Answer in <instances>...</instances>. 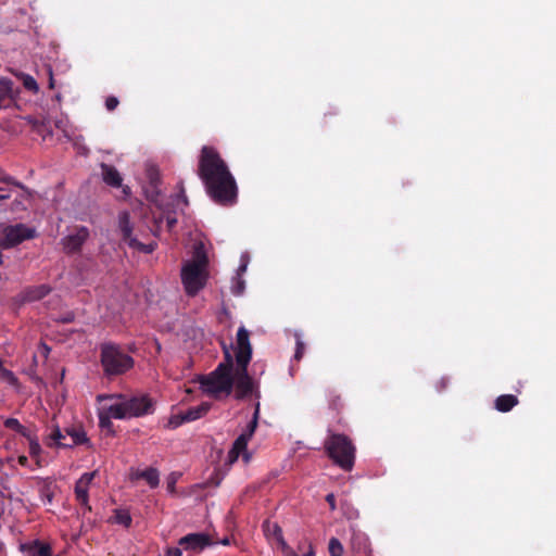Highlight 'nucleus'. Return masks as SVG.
<instances>
[{"mask_svg": "<svg viewBox=\"0 0 556 556\" xmlns=\"http://www.w3.org/2000/svg\"><path fill=\"white\" fill-rule=\"evenodd\" d=\"M198 176L214 203L220 206H232L237 203V181L215 148L204 146L201 149Z\"/></svg>", "mask_w": 556, "mask_h": 556, "instance_id": "obj_1", "label": "nucleus"}, {"mask_svg": "<svg viewBox=\"0 0 556 556\" xmlns=\"http://www.w3.org/2000/svg\"><path fill=\"white\" fill-rule=\"evenodd\" d=\"M208 257L202 244L194 248L192 258L181 268V282L189 296H195L206 285L208 279Z\"/></svg>", "mask_w": 556, "mask_h": 556, "instance_id": "obj_2", "label": "nucleus"}, {"mask_svg": "<svg viewBox=\"0 0 556 556\" xmlns=\"http://www.w3.org/2000/svg\"><path fill=\"white\" fill-rule=\"evenodd\" d=\"M232 371L233 358L227 346L224 345V361L212 372L200 378L202 390L215 399H218L220 394L230 395L233 390Z\"/></svg>", "mask_w": 556, "mask_h": 556, "instance_id": "obj_3", "label": "nucleus"}, {"mask_svg": "<svg viewBox=\"0 0 556 556\" xmlns=\"http://www.w3.org/2000/svg\"><path fill=\"white\" fill-rule=\"evenodd\" d=\"M106 397L109 400H117L116 403L108 407L109 414L115 419L141 417L154 412V403L147 394L128 397L124 394L115 393L109 394Z\"/></svg>", "mask_w": 556, "mask_h": 556, "instance_id": "obj_4", "label": "nucleus"}, {"mask_svg": "<svg viewBox=\"0 0 556 556\" xmlns=\"http://www.w3.org/2000/svg\"><path fill=\"white\" fill-rule=\"evenodd\" d=\"M325 450L329 458L341 469L351 471L355 462V445L342 433L329 432L325 441Z\"/></svg>", "mask_w": 556, "mask_h": 556, "instance_id": "obj_5", "label": "nucleus"}, {"mask_svg": "<svg viewBox=\"0 0 556 556\" xmlns=\"http://www.w3.org/2000/svg\"><path fill=\"white\" fill-rule=\"evenodd\" d=\"M100 361L108 377L124 375L135 365L134 358L115 343L101 344Z\"/></svg>", "mask_w": 556, "mask_h": 556, "instance_id": "obj_6", "label": "nucleus"}, {"mask_svg": "<svg viewBox=\"0 0 556 556\" xmlns=\"http://www.w3.org/2000/svg\"><path fill=\"white\" fill-rule=\"evenodd\" d=\"M35 237V228L28 227L25 224L7 225L0 230V248L12 249L25 240H30Z\"/></svg>", "mask_w": 556, "mask_h": 556, "instance_id": "obj_7", "label": "nucleus"}, {"mask_svg": "<svg viewBox=\"0 0 556 556\" xmlns=\"http://www.w3.org/2000/svg\"><path fill=\"white\" fill-rule=\"evenodd\" d=\"M233 387L236 400L241 401L250 395H254L256 399L261 396L257 386L248 372V366L237 365L233 372Z\"/></svg>", "mask_w": 556, "mask_h": 556, "instance_id": "obj_8", "label": "nucleus"}, {"mask_svg": "<svg viewBox=\"0 0 556 556\" xmlns=\"http://www.w3.org/2000/svg\"><path fill=\"white\" fill-rule=\"evenodd\" d=\"M118 228L122 233V239L124 242L128 244L129 248L138 250L143 253H152L157 244L156 242H151L144 244L137 240V238L132 237V226L130 224V215L127 211L119 213L118 215Z\"/></svg>", "mask_w": 556, "mask_h": 556, "instance_id": "obj_9", "label": "nucleus"}, {"mask_svg": "<svg viewBox=\"0 0 556 556\" xmlns=\"http://www.w3.org/2000/svg\"><path fill=\"white\" fill-rule=\"evenodd\" d=\"M252 358V345L249 331L241 326L237 331L236 363L238 366H249Z\"/></svg>", "mask_w": 556, "mask_h": 556, "instance_id": "obj_10", "label": "nucleus"}, {"mask_svg": "<svg viewBox=\"0 0 556 556\" xmlns=\"http://www.w3.org/2000/svg\"><path fill=\"white\" fill-rule=\"evenodd\" d=\"M98 475V471H91V472H85L81 475V477L76 481L75 484V497L76 501L85 508V510L90 511L91 506L89 505V486L94 479V477Z\"/></svg>", "mask_w": 556, "mask_h": 556, "instance_id": "obj_11", "label": "nucleus"}, {"mask_svg": "<svg viewBox=\"0 0 556 556\" xmlns=\"http://www.w3.org/2000/svg\"><path fill=\"white\" fill-rule=\"evenodd\" d=\"M178 545L187 552L200 553L211 545V539L206 533H189L178 540Z\"/></svg>", "mask_w": 556, "mask_h": 556, "instance_id": "obj_12", "label": "nucleus"}, {"mask_svg": "<svg viewBox=\"0 0 556 556\" xmlns=\"http://www.w3.org/2000/svg\"><path fill=\"white\" fill-rule=\"evenodd\" d=\"M89 238V231L86 227H79L74 233L65 236L61 243L66 254H74L81 250L84 243Z\"/></svg>", "mask_w": 556, "mask_h": 556, "instance_id": "obj_13", "label": "nucleus"}, {"mask_svg": "<svg viewBox=\"0 0 556 556\" xmlns=\"http://www.w3.org/2000/svg\"><path fill=\"white\" fill-rule=\"evenodd\" d=\"M20 548L26 554V556H52V548L50 544L43 543L39 540L21 544Z\"/></svg>", "mask_w": 556, "mask_h": 556, "instance_id": "obj_14", "label": "nucleus"}, {"mask_svg": "<svg viewBox=\"0 0 556 556\" xmlns=\"http://www.w3.org/2000/svg\"><path fill=\"white\" fill-rule=\"evenodd\" d=\"M16 91L14 90V84L9 78L0 79V106L9 108L11 103L15 101Z\"/></svg>", "mask_w": 556, "mask_h": 556, "instance_id": "obj_15", "label": "nucleus"}, {"mask_svg": "<svg viewBox=\"0 0 556 556\" xmlns=\"http://www.w3.org/2000/svg\"><path fill=\"white\" fill-rule=\"evenodd\" d=\"M101 175L103 181L113 187V188H119L122 187L123 178L119 174V172L112 165L102 163L101 164Z\"/></svg>", "mask_w": 556, "mask_h": 556, "instance_id": "obj_16", "label": "nucleus"}, {"mask_svg": "<svg viewBox=\"0 0 556 556\" xmlns=\"http://www.w3.org/2000/svg\"><path fill=\"white\" fill-rule=\"evenodd\" d=\"M164 222L166 223L167 230L172 231L177 224L175 213L163 210V212L157 217H154V227L152 230L154 236H160V231Z\"/></svg>", "mask_w": 556, "mask_h": 556, "instance_id": "obj_17", "label": "nucleus"}, {"mask_svg": "<svg viewBox=\"0 0 556 556\" xmlns=\"http://www.w3.org/2000/svg\"><path fill=\"white\" fill-rule=\"evenodd\" d=\"M46 444L48 446L56 445L59 447L70 446V444H67L66 432L64 433L56 424L52 426L51 432L47 438Z\"/></svg>", "mask_w": 556, "mask_h": 556, "instance_id": "obj_18", "label": "nucleus"}, {"mask_svg": "<svg viewBox=\"0 0 556 556\" xmlns=\"http://www.w3.org/2000/svg\"><path fill=\"white\" fill-rule=\"evenodd\" d=\"M66 435L70 437L68 447H73L75 445H81L89 443V439L83 427H70L65 429Z\"/></svg>", "mask_w": 556, "mask_h": 556, "instance_id": "obj_19", "label": "nucleus"}, {"mask_svg": "<svg viewBox=\"0 0 556 556\" xmlns=\"http://www.w3.org/2000/svg\"><path fill=\"white\" fill-rule=\"evenodd\" d=\"M136 479H143L150 485V488L155 489L160 484V473L159 470L154 467H149L144 470L137 471L135 473Z\"/></svg>", "mask_w": 556, "mask_h": 556, "instance_id": "obj_20", "label": "nucleus"}, {"mask_svg": "<svg viewBox=\"0 0 556 556\" xmlns=\"http://www.w3.org/2000/svg\"><path fill=\"white\" fill-rule=\"evenodd\" d=\"M519 403L518 397L513 394H503L495 400V408L502 413L510 412Z\"/></svg>", "mask_w": 556, "mask_h": 556, "instance_id": "obj_21", "label": "nucleus"}, {"mask_svg": "<svg viewBox=\"0 0 556 556\" xmlns=\"http://www.w3.org/2000/svg\"><path fill=\"white\" fill-rule=\"evenodd\" d=\"M249 438L242 433L235 440L231 450L229 451L228 458L230 463H235L239 455L242 454L248 446Z\"/></svg>", "mask_w": 556, "mask_h": 556, "instance_id": "obj_22", "label": "nucleus"}, {"mask_svg": "<svg viewBox=\"0 0 556 556\" xmlns=\"http://www.w3.org/2000/svg\"><path fill=\"white\" fill-rule=\"evenodd\" d=\"M211 408L210 403H201L198 406L189 407L185 413V419L187 421H193L197 420L207 414V412Z\"/></svg>", "mask_w": 556, "mask_h": 556, "instance_id": "obj_23", "label": "nucleus"}, {"mask_svg": "<svg viewBox=\"0 0 556 556\" xmlns=\"http://www.w3.org/2000/svg\"><path fill=\"white\" fill-rule=\"evenodd\" d=\"M51 291V288L47 285H40L37 287L29 288L26 291V299L28 301H38L48 295Z\"/></svg>", "mask_w": 556, "mask_h": 556, "instance_id": "obj_24", "label": "nucleus"}, {"mask_svg": "<svg viewBox=\"0 0 556 556\" xmlns=\"http://www.w3.org/2000/svg\"><path fill=\"white\" fill-rule=\"evenodd\" d=\"M112 521L118 525H122L126 528H129L131 525V516L130 514L125 509H115L114 515L112 517Z\"/></svg>", "mask_w": 556, "mask_h": 556, "instance_id": "obj_25", "label": "nucleus"}, {"mask_svg": "<svg viewBox=\"0 0 556 556\" xmlns=\"http://www.w3.org/2000/svg\"><path fill=\"white\" fill-rule=\"evenodd\" d=\"M264 527L266 528V531L269 534H271L279 542V544L283 548L287 547V543L285 542V539H283V535H282V530H281V528L277 523H273L270 526L269 522H266L264 525Z\"/></svg>", "mask_w": 556, "mask_h": 556, "instance_id": "obj_26", "label": "nucleus"}, {"mask_svg": "<svg viewBox=\"0 0 556 556\" xmlns=\"http://www.w3.org/2000/svg\"><path fill=\"white\" fill-rule=\"evenodd\" d=\"M258 417H260V403L257 402L256 405H255V410H254V414H253V418L249 422V425L247 427V430L242 433L243 435H245L249 439L252 438V435L254 434V432H255V430L257 428Z\"/></svg>", "mask_w": 556, "mask_h": 556, "instance_id": "obj_27", "label": "nucleus"}, {"mask_svg": "<svg viewBox=\"0 0 556 556\" xmlns=\"http://www.w3.org/2000/svg\"><path fill=\"white\" fill-rule=\"evenodd\" d=\"M4 426L8 429H11V430H14V431L21 433L24 437H28L26 428L15 418H8L4 421Z\"/></svg>", "mask_w": 556, "mask_h": 556, "instance_id": "obj_28", "label": "nucleus"}, {"mask_svg": "<svg viewBox=\"0 0 556 556\" xmlns=\"http://www.w3.org/2000/svg\"><path fill=\"white\" fill-rule=\"evenodd\" d=\"M330 556H342L343 555V546L341 542L337 538H331L328 545Z\"/></svg>", "mask_w": 556, "mask_h": 556, "instance_id": "obj_29", "label": "nucleus"}, {"mask_svg": "<svg viewBox=\"0 0 556 556\" xmlns=\"http://www.w3.org/2000/svg\"><path fill=\"white\" fill-rule=\"evenodd\" d=\"M0 379L11 386H16L18 383V379L16 378L14 372L7 369L5 367L1 368Z\"/></svg>", "mask_w": 556, "mask_h": 556, "instance_id": "obj_30", "label": "nucleus"}, {"mask_svg": "<svg viewBox=\"0 0 556 556\" xmlns=\"http://www.w3.org/2000/svg\"><path fill=\"white\" fill-rule=\"evenodd\" d=\"M184 422H188L187 419H185V413H179L176 415H173L168 420V428L176 429L179 426H181Z\"/></svg>", "mask_w": 556, "mask_h": 556, "instance_id": "obj_31", "label": "nucleus"}, {"mask_svg": "<svg viewBox=\"0 0 556 556\" xmlns=\"http://www.w3.org/2000/svg\"><path fill=\"white\" fill-rule=\"evenodd\" d=\"M180 477V473L178 472H172L166 479V488L167 491L172 494L176 492V483Z\"/></svg>", "mask_w": 556, "mask_h": 556, "instance_id": "obj_32", "label": "nucleus"}, {"mask_svg": "<svg viewBox=\"0 0 556 556\" xmlns=\"http://www.w3.org/2000/svg\"><path fill=\"white\" fill-rule=\"evenodd\" d=\"M295 339H296V348H295V353H294V358L299 362L302 359L303 355H304V352H305V344L304 342L301 340V336L299 333H295Z\"/></svg>", "mask_w": 556, "mask_h": 556, "instance_id": "obj_33", "label": "nucleus"}, {"mask_svg": "<svg viewBox=\"0 0 556 556\" xmlns=\"http://www.w3.org/2000/svg\"><path fill=\"white\" fill-rule=\"evenodd\" d=\"M23 85L27 90L33 92H37L39 89L37 81L30 75L23 76Z\"/></svg>", "mask_w": 556, "mask_h": 556, "instance_id": "obj_34", "label": "nucleus"}, {"mask_svg": "<svg viewBox=\"0 0 556 556\" xmlns=\"http://www.w3.org/2000/svg\"><path fill=\"white\" fill-rule=\"evenodd\" d=\"M40 495H41L42 500L47 501V503L50 504L52 502L54 493L52 491V486L50 483L45 484L40 489Z\"/></svg>", "mask_w": 556, "mask_h": 556, "instance_id": "obj_35", "label": "nucleus"}, {"mask_svg": "<svg viewBox=\"0 0 556 556\" xmlns=\"http://www.w3.org/2000/svg\"><path fill=\"white\" fill-rule=\"evenodd\" d=\"M111 418H113L109 412L106 410V415L100 414L99 416V425L103 429H111L113 427V424L111 421Z\"/></svg>", "mask_w": 556, "mask_h": 556, "instance_id": "obj_36", "label": "nucleus"}, {"mask_svg": "<svg viewBox=\"0 0 556 556\" xmlns=\"http://www.w3.org/2000/svg\"><path fill=\"white\" fill-rule=\"evenodd\" d=\"M27 438L29 439V454L34 457L38 456L41 452L39 442L36 439H31L29 435Z\"/></svg>", "mask_w": 556, "mask_h": 556, "instance_id": "obj_37", "label": "nucleus"}, {"mask_svg": "<svg viewBox=\"0 0 556 556\" xmlns=\"http://www.w3.org/2000/svg\"><path fill=\"white\" fill-rule=\"evenodd\" d=\"M0 181L5 182L8 185H14L21 189L25 188L21 182L14 181V179L11 176H8V175L3 174L2 172H0Z\"/></svg>", "mask_w": 556, "mask_h": 556, "instance_id": "obj_38", "label": "nucleus"}, {"mask_svg": "<svg viewBox=\"0 0 556 556\" xmlns=\"http://www.w3.org/2000/svg\"><path fill=\"white\" fill-rule=\"evenodd\" d=\"M119 104V101L116 97H108L106 100H105V108L108 111H114L117 105Z\"/></svg>", "mask_w": 556, "mask_h": 556, "instance_id": "obj_39", "label": "nucleus"}, {"mask_svg": "<svg viewBox=\"0 0 556 556\" xmlns=\"http://www.w3.org/2000/svg\"><path fill=\"white\" fill-rule=\"evenodd\" d=\"M179 190L180 192L176 195V201L177 203L181 201L184 205L187 206L189 202L187 195L185 194V188L182 182H179Z\"/></svg>", "mask_w": 556, "mask_h": 556, "instance_id": "obj_40", "label": "nucleus"}, {"mask_svg": "<svg viewBox=\"0 0 556 556\" xmlns=\"http://www.w3.org/2000/svg\"><path fill=\"white\" fill-rule=\"evenodd\" d=\"M181 547H167L164 556H181Z\"/></svg>", "mask_w": 556, "mask_h": 556, "instance_id": "obj_41", "label": "nucleus"}, {"mask_svg": "<svg viewBox=\"0 0 556 556\" xmlns=\"http://www.w3.org/2000/svg\"><path fill=\"white\" fill-rule=\"evenodd\" d=\"M326 501L329 504L330 509L334 510L336 509V497H334V494H332V493L327 494Z\"/></svg>", "mask_w": 556, "mask_h": 556, "instance_id": "obj_42", "label": "nucleus"}, {"mask_svg": "<svg viewBox=\"0 0 556 556\" xmlns=\"http://www.w3.org/2000/svg\"><path fill=\"white\" fill-rule=\"evenodd\" d=\"M11 197L10 190L0 188V200H7Z\"/></svg>", "mask_w": 556, "mask_h": 556, "instance_id": "obj_43", "label": "nucleus"}, {"mask_svg": "<svg viewBox=\"0 0 556 556\" xmlns=\"http://www.w3.org/2000/svg\"><path fill=\"white\" fill-rule=\"evenodd\" d=\"M40 349L42 350V354L45 357L49 355L50 348L46 343H40Z\"/></svg>", "mask_w": 556, "mask_h": 556, "instance_id": "obj_44", "label": "nucleus"}, {"mask_svg": "<svg viewBox=\"0 0 556 556\" xmlns=\"http://www.w3.org/2000/svg\"><path fill=\"white\" fill-rule=\"evenodd\" d=\"M18 463H20L21 466H26L27 463H28V458L25 455H21L18 457Z\"/></svg>", "mask_w": 556, "mask_h": 556, "instance_id": "obj_45", "label": "nucleus"}, {"mask_svg": "<svg viewBox=\"0 0 556 556\" xmlns=\"http://www.w3.org/2000/svg\"><path fill=\"white\" fill-rule=\"evenodd\" d=\"M49 76H50V78H49V88L53 89L54 88V79H53V75H52V71L51 70H49Z\"/></svg>", "mask_w": 556, "mask_h": 556, "instance_id": "obj_46", "label": "nucleus"}, {"mask_svg": "<svg viewBox=\"0 0 556 556\" xmlns=\"http://www.w3.org/2000/svg\"><path fill=\"white\" fill-rule=\"evenodd\" d=\"M243 288H244L243 281H240V282L238 283V290H237V291H235V293H236V294H240V293L242 292Z\"/></svg>", "mask_w": 556, "mask_h": 556, "instance_id": "obj_47", "label": "nucleus"}, {"mask_svg": "<svg viewBox=\"0 0 556 556\" xmlns=\"http://www.w3.org/2000/svg\"><path fill=\"white\" fill-rule=\"evenodd\" d=\"M440 383H441V388H442V389H443V388H445V387H446V384H447V379L442 378V379H441V381H440Z\"/></svg>", "mask_w": 556, "mask_h": 556, "instance_id": "obj_48", "label": "nucleus"}, {"mask_svg": "<svg viewBox=\"0 0 556 556\" xmlns=\"http://www.w3.org/2000/svg\"><path fill=\"white\" fill-rule=\"evenodd\" d=\"M3 264V255L2 253L0 252V266Z\"/></svg>", "mask_w": 556, "mask_h": 556, "instance_id": "obj_49", "label": "nucleus"}, {"mask_svg": "<svg viewBox=\"0 0 556 556\" xmlns=\"http://www.w3.org/2000/svg\"><path fill=\"white\" fill-rule=\"evenodd\" d=\"M123 192L128 193L129 192V188L128 187L124 188Z\"/></svg>", "mask_w": 556, "mask_h": 556, "instance_id": "obj_50", "label": "nucleus"}, {"mask_svg": "<svg viewBox=\"0 0 556 556\" xmlns=\"http://www.w3.org/2000/svg\"><path fill=\"white\" fill-rule=\"evenodd\" d=\"M245 268H247V266H245V265H242V266L240 267V270H245Z\"/></svg>", "mask_w": 556, "mask_h": 556, "instance_id": "obj_51", "label": "nucleus"}, {"mask_svg": "<svg viewBox=\"0 0 556 556\" xmlns=\"http://www.w3.org/2000/svg\"><path fill=\"white\" fill-rule=\"evenodd\" d=\"M3 109L2 106H0V110Z\"/></svg>", "mask_w": 556, "mask_h": 556, "instance_id": "obj_52", "label": "nucleus"}]
</instances>
